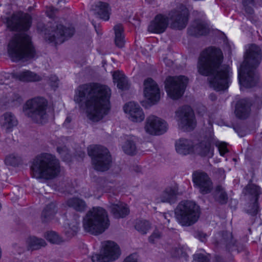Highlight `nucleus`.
<instances>
[{
	"instance_id": "34",
	"label": "nucleus",
	"mask_w": 262,
	"mask_h": 262,
	"mask_svg": "<svg viewBox=\"0 0 262 262\" xmlns=\"http://www.w3.org/2000/svg\"><path fill=\"white\" fill-rule=\"evenodd\" d=\"M57 212L56 206L55 203H51L47 205L41 214L43 222H47L52 219Z\"/></svg>"
},
{
	"instance_id": "22",
	"label": "nucleus",
	"mask_w": 262,
	"mask_h": 262,
	"mask_svg": "<svg viewBox=\"0 0 262 262\" xmlns=\"http://www.w3.org/2000/svg\"><path fill=\"white\" fill-rule=\"evenodd\" d=\"M168 25L167 17L163 14H159L150 23L148 27V31L151 33L160 34L166 30Z\"/></svg>"
},
{
	"instance_id": "26",
	"label": "nucleus",
	"mask_w": 262,
	"mask_h": 262,
	"mask_svg": "<svg viewBox=\"0 0 262 262\" xmlns=\"http://www.w3.org/2000/svg\"><path fill=\"white\" fill-rule=\"evenodd\" d=\"M178 195V187L176 184L167 187L160 195V199L162 202L173 203L177 200Z\"/></svg>"
},
{
	"instance_id": "30",
	"label": "nucleus",
	"mask_w": 262,
	"mask_h": 262,
	"mask_svg": "<svg viewBox=\"0 0 262 262\" xmlns=\"http://www.w3.org/2000/svg\"><path fill=\"white\" fill-rule=\"evenodd\" d=\"M212 196L214 200L221 204L227 203L228 201V195L224 188L219 185L216 186L212 192Z\"/></svg>"
},
{
	"instance_id": "58",
	"label": "nucleus",
	"mask_w": 262,
	"mask_h": 262,
	"mask_svg": "<svg viewBox=\"0 0 262 262\" xmlns=\"http://www.w3.org/2000/svg\"><path fill=\"white\" fill-rule=\"evenodd\" d=\"M146 2L149 4L151 3L154 0H145Z\"/></svg>"
},
{
	"instance_id": "55",
	"label": "nucleus",
	"mask_w": 262,
	"mask_h": 262,
	"mask_svg": "<svg viewBox=\"0 0 262 262\" xmlns=\"http://www.w3.org/2000/svg\"><path fill=\"white\" fill-rule=\"evenodd\" d=\"M209 98L212 101H214L216 99L215 95L213 94H210L209 96Z\"/></svg>"
},
{
	"instance_id": "39",
	"label": "nucleus",
	"mask_w": 262,
	"mask_h": 262,
	"mask_svg": "<svg viewBox=\"0 0 262 262\" xmlns=\"http://www.w3.org/2000/svg\"><path fill=\"white\" fill-rule=\"evenodd\" d=\"M122 148L124 152L127 155H133L137 152V147L133 140H127Z\"/></svg>"
},
{
	"instance_id": "15",
	"label": "nucleus",
	"mask_w": 262,
	"mask_h": 262,
	"mask_svg": "<svg viewBox=\"0 0 262 262\" xmlns=\"http://www.w3.org/2000/svg\"><path fill=\"white\" fill-rule=\"evenodd\" d=\"M176 115L179 118L180 127L184 130H191L195 125L194 115L189 106H184L176 112Z\"/></svg>"
},
{
	"instance_id": "59",
	"label": "nucleus",
	"mask_w": 262,
	"mask_h": 262,
	"mask_svg": "<svg viewBox=\"0 0 262 262\" xmlns=\"http://www.w3.org/2000/svg\"><path fill=\"white\" fill-rule=\"evenodd\" d=\"M63 184L65 185L64 182H60L59 183V185L60 186H62Z\"/></svg>"
},
{
	"instance_id": "21",
	"label": "nucleus",
	"mask_w": 262,
	"mask_h": 262,
	"mask_svg": "<svg viewBox=\"0 0 262 262\" xmlns=\"http://www.w3.org/2000/svg\"><path fill=\"white\" fill-rule=\"evenodd\" d=\"M109 203L111 213L114 217L123 218L129 214V210L127 205L117 199L109 198Z\"/></svg>"
},
{
	"instance_id": "33",
	"label": "nucleus",
	"mask_w": 262,
	"mask_h": 262,
	"mask_svg": "<svg viewBox=\"0 0 262 262\" xmlns=\"http://www.w3.org/2000/svg\"><path fill=\"white\" fill-rule=\"evenodd\" d=\"M113 77L114 81V82L117 83L118 89L122 90L128 89V80L122 72L120 71L115 72L114 73Z\"/></svg>"
},
{
	"instance_id": "4",
	"label": "nucleus",
	"mask_w": 262,
	"mask_h": 262,
	"mask_svg": "<svg viewBox=\"0 0 262 262\" xmlns=\"http://www.w3.org/2000/svg\"><path fill=\"white\" fill-rule=\"evenodd\" d=\"M31 169L33 177L45 180L56 178L61 171L58 159L54 155L49 153L37 155L32 161Z\"/></svg>"
},
{
	"instance_id": "19",
	"label": "nucleus",
	"mask_w": 262,
	"mask_h": 262,
	"mask_svg": "<svg viewBox=\"0 0 262 262\" xmlns=\"http://www.w3.org/2000/svg\"><path fill=\"white\" fill-rule=\"evenodd\" d=\"M144 85L145 97L153 103L159 101L160 92L157 83L151 78H148L144 81Z\"/></svg>"
},
{
	"instance_id": "40",
	"label": "nucleus",
	"mask_w": 262,
	"mask_h": 262,
	"mask_svg": "<svg viewBox=\"0 0 262 262\" xmlns=\"http://www.w3.org/2000/svg\"><path fill=\"white\" fill-rule=\"evenodd\" d=\"M47 239L51 243L58 244L62 240L61 238L54 231H49L46 234Z\"/></svg>"
},
{
	"instance_id": "52",
	"label": "nucleus",
	"mask_w": 262,
	"mask_h": 262,
	"mask_svg": "<svg viewBox=\"0 0 262 262\" xmlns=\"http://www.w3.org/2000/svg\"><path fill=\"white\" fill-rule=\"evenodd\" d=\"M15 99L13 100V101H16L17 103H20L22 101L21 98L18 95H15Z\"/></svg>"
},
{
	"instance_id": "45",
	"label": "nucleus",
	"mask_w": 262,
	"mask_h": 262,
	"mask_svg": "<svg viewBox=\"0 0 262 262\" xmlns=\"http://www.w3.org/2000/svg\"><path fill=\"white\" fill-rule=\"evenodd\" d=\"M18 160L19 157L17 156L11 154L6 157L5 162L8 165L15 166L18 163Z\"/></svg>"
},
{
	"instance_id": "36",
	"label": "nucleus",
	"mask_w": 262,
	"mask_h": 262,
	"mask_svg": "<svg viewBox=\"0 0 262 262\" xmlns=\"http://www.w3.org/2000/svg\"><path fill=\"white\" fill-rule=\"evenodd\" d=\"M114 29L115 34V44L117 47L122 48L124 43L123 26L121 24H119L114 26Z\"/></svg>"
},
{
	"instance_id": "14",
	"label": "nucleus",
	"mask_w": 262,
	"mask_h": 262,
	"mask_svg": "<svg viewBox=\"0 0 262 262\" xmlns=\"http://www.w3.org/2000/svg\"><path fill=\"white\" fill-rule=\"evenodd\" d=\"M194 187L201 194L205 195L212 192L213 182L208 174L201 170H196L192 175Z\"/></svg>"
},
{
	"instance_id": "11",
	"label": "nucleus",
	"mask_w": 262,
	"mask_h": 262,
	"mask_svg": "<svg viewBox=\"0 0 262 262\" xmlns=\"http://www.w3.org/2000/svg\"><path fill=\"white\" fill-rule=\"evenodd\" d=\"M2 18L7 27L13 31H27L32 24L31 16L22 12H17L10 17L4 16Z\"/></svg>"
},
{
	"instance_id": "10",
	"label": "nucleus",
	"mask_w": 262,
	"mask_h": 262,
	"mask_svg": "<svg viewBox=\"0 0 262 262\" xmlns=\"http://www.w3.org/2000/svg\"><path fill=\"white\" fill-rule=\"evenodd\" d=\"M188 79L184 76H169L165 81L167 95L173 99L181 97L185 91Z\"/></svg>"
},
{
	"instance_id": "18",
	"label": "nucleus",
	"mask_w": 262,
	"mask_h": 262,
	"mask_svg": "<svg viewBox=\"0 0 262 262\" xmlns=\"http://www.w3.org/2000/svg\"><path fill=\"white\" fill-rule=\"evenodd\" d=\"M214 144V135L212 132L210 131L208 135H206L203 140L194 146L193 150L201 156L212 157L214 148L212 146Z\"/></svg>"
},
{
	"instance_id": "5",
	"label": "nucleus",
	"mask_w": 262,
	"mask_h": 262,
	"mask_svg": "<svg viewBox=\"0 0 262 262\" xmlns=\"http://www.w3.org/2000/svg\"><path fill=\"white\" fill-rule=\"evenodd\" d=\"M8 54L13 61L33 58L36 54L31 37L21 33L13 37L8 45Z\"/></svg>"
},
{
	"instance_id": "42",
	"label": "nucleus",
	"mask_w": 262,
	"mask_h": 262,
	"mask_svg": "<svg viewBox=\"0 0 262 262\" xmlns=\"http://www.w3.org/2000/svg\"><path fill=\"white\" fill-rule=\"evenodd\" d=\"M258 210L257 198L254 199L253 202L249 204L248 208L246 209L247 212L255 215L257 214Z\"/></svg>"
},
{
	"instance_id": "24",
	"label": "nucleus",
	"mask_w": 262,
	"mask_h": 262,
	"mask_svg": "<svg viewBox=\"0 0 262 262\" xmlns=\"http://www.w3.org/2000/svg\"><path fill=\"white\" fill-rule=\"evenodd\" d=\"M217 237H221L216 243L217 245H225L229 251H234L237 250V245L235 240L233 238L231 232L223 231L217 234Z\"/></svg>"
},
{
	"instance_id": "38",
	"label": "nucleus",
	"mask_w": 262,
	"mask_h": 262,
	"mask_svg": "<svg viewBox=\"0 0 262 262\" xmlns=\"http://www.w3.org/2000/svg\"><path fill=\"white\" fill-rule=\"evenodd\" d=\"M79 221L75 219L74 222L68 224L65 227V234L68 237H72L76 235L79 229Z\"/></svg>"
},
{
	"instance_id": "35",
	"label": "nucleus",
	"mask_w": 262,
	"mask_h": 262,
	"mask_svg": "<svg viewBox=\"0 0 262 262\" xmlns=\"http://www.w3.org/2000/svg\"><path fill=\"white\" fill-rule=\"evenodd\" d=\"M134 227L136 230L142 234H146L151 228L150 223L145 220L138 219L135 221Z\"/></svg>"
},
{
	"instance_id": "48",
	"label": "nucleus",
	"mask_w": 262,
	"mask_h": 262,
	"mask_svg": "<svg viewBox=\"0 0 262 262\" xmlns=\"http://www.w3.org/2000/svg\"><path fill=\"white\" fill-rule=\"evenodd\" d=\"M57 10L53 7H49L47 9L46 13L47 16L50 18H53L56 14Z\"/></svg>"
},
{
	"instance_id": "7",
	"label": "nucleus",
	"mask_w": 262,
	"mask_h": 262,
	"mask_svg": "<svg viewBox=\"0 0 262 262\" xmlns=\"http://www.w3.org/2000/svg\"><path fill=\"white\" fill-rule=\"evenodd\" d=\"M176 219L182 226L188 227L194 224L200 216L199 206L194 202H181L175 209Z\"/></svg>"
},
{
	"instance_id": "1",
	"label": "nucleus",
	"mask_w": 262,
	"mask_h": 262,
	"mask_svg": "<svg viewBox=\"0 0 262 262\" xmlns=\"http://www.w3.org/2000/svg\"><path fill=\"white\" fill-rule=\"evenodd\" d=\"M223 54L221 49L210 47L200 54L198 62L199 73L209 76L211 87L216 91L228 89L230 82V68L222 65Z\"/></svg>"
},
{
	"instance_id": "12",
	"label": "nucleus",
	"mask_w": 262,
	"mask_h": 262,
	"mask_svg": "<svg viewBox=\"0 0 262 262\" xmlns=\"http://www.w3.org/2000/svg\"><path fill=\"white\" fill-rule=\"evenodd\" d=\"M121 254L119 246L114 242L107 241L102 244V254H94L93 262H111L117 259Z\"/></svg>"
},
{
	"instance_id": "43",
	"label": "nucleus",
	"mask_w": 262,
	"mask_h": 262,
	"mask_svg": "<svg viewBox=\"0 0 262 262\" xmlns=\"http://www.w3.org/2000/svg\"><path fill=\"white\" fill-rule=\"evenodd\" d=\"M214 144L218 148L221 156H224L226 153L228 152L226 143L220 142L214 138Z\"/></svg>"
},
{
	"instance_id": "17",
	"label": "nucleus",
	"mask_w": 262,
	"mask_h": 262,
	"mask_svg": "<svg viewBox=\"0 0 262 262\" xmlns=\"http://www.w3.org/2000/svg\"><path fill=\"white\" fill-rule=\"evenodd\" d=\"M146 132L152 135H160L167 130L166 122L154 115L148 116L146 120L144 127Z\"/></svg>"
},
{
	"instance_id": "6",
	"label": "nucleus",
	"mask_w": 262,
	"mask_h": 262,
	"mask_svg": "<svg viewBox=\"0 0 262 262\" xmlns=\"http://www.w3.org/2000/svg\"><path fill=\"white\" fill-rule=\"evenodd\" d=\"M84 230L97 235L103 232L110 226L106 211L100 207H94L89 210L83 218Z\"/></svg>"
},
{
	"instance_id": "8",
	"label": "nucleus",
	"mask_w": 262,
	"mask_h": 262,
	"mask_svg": "<svg viewBox=\"0 0 262 262\" xmlns=\"http://www.w3.org/2000/svg\"><path fill=\"white\" fill-rule=\"evenodd\" d=\"M47 107L48 101L46 99L41 97H36L26 102L24 106V111L25 115L34 122L43 123L48 118Z\"/></svg>"
},
{
	"instance_id": "9",
	"label": "nucleus",
	"mask_w": 262,
	"mask_h": 262,
	"mask_svg": "<svg viewBox=\"0 0 262 262\" xmlns=\"http://www.w3.org/2000/svg\"><path fill=\"white\" fill-rule=\"evenodd\" d=\"M88 155L92 157V163L96 170H107L112 162L108 149L100 145H91L88 148Z\"/></svg>"
},
{
	"instance_id": "57",
	"label": "nucleus",
	"mask_w": 262,
	"mask_h": 262,
	"mask_svg": "<svg viewBox=\"0 0 262 262\" xmlns=\"http://www.w3.org/2000/svg\"><path fill=\"white\" fill-rule=\"evenodd\" d=\"M57 151L61 155V156H62V152L60 151V148H57Z\"/></svg>"
},
{
	"instance_id": "49",
	"label": "nucleus",
	"mask_w": 262,
	"mask_h": 262,
	"mask_svg": "<svg viewBox=\"0 0 262 262\" xmlns=\"http://www.w3.org/2000/svg\"><path fill=\"white\" fill-rule=\"evenodd\" d=\"M124 262H138V255L136 253L132 254L124 259Z\"/></svg>"
},
{
	"instance_id": "2",
	"label": "nucleus",
	"mask_w": 262,
	"mask_h": 262,
	"mask_svg": "<svg viewBox=\"0 0 262 262\" xmlns=\"http://www.w3.org/2000/svg\"><path fill=\"white\" fill-rule=\"evenodd\" d=\"M111 89L98 83H90L80 85L75 97V101L84 103L90 119L97 121L108 113Z\"/></svg>"
},
{
	"instance_id": "27",
	"label": "nucleus",
	"mask_w": 262,
	"mask_h": 262,
	"mask_svg": "<svg viewBox=\"0 0 262 262\" xmlns=\"http://www.w3.org/2000/svg\"><path fill=\"white\" fill-rule=\"evenodd\" d=\"M176 149L178 153L186 155L193 151L194 145L192 142L188 139L181 138L176 142Z\"/></svg>"
},
{
	"instance_id": "47",
	"label": "nucleus",
	"mask_w": 262,
	"mask_h": 262,
	"mask_svg": "<svg viewBox=\"0 0 262 262\" xmlns=\"http://www.w3.org/2000/svg\"><path fill=\"white\" fill-rule=\"evenodd\" d=\"M254 0H243V3L245 7V9L246 12L250 14H252L253 13V9L248 6L249 5H252L253 3Z\"/></svg>"
},
{
	"instance_id": "3",
	"label": "nucleus",
	"mask_w": 262,
	"mask_h": 262,
	"mask_svg": "<svg viewBox=\"0 0 262 262\" xmlns=\"http://www.w3.org/2000/svg\"><path fill=\"white\" fill-rule=\"evenodd\" d=\"M262 59V52L258 46L251 45L247 50L245 60L238 69V80L240 84L246 88L255 85L258 76L255 70L259 65Z\"/></svg>"
},
{
	"instance_id": "61",
	"label": "nucleus",
	"mask_w": 262,
	"mask_h": 262,
	"mask_svg": "<svg viewBox=\"0 0 262 262\" xmlns=\"http://www.w3.org/2000/svg\"><path fill=\"white\" fill-rule=\"evenodd\" d=\"M218 262H220V261H218Z\"/></svg>"
},
{
	"instance_id": "51",
	"label": "nucleus",
	"mask_w": 262,
	"mask_h": 262,
	"mask_svg": "<svg viewBox=\"0 0 262 262\" xmlns=\"http://www.w3.org/2000/svg\"><path fill=\"white\" fill-rule=\"evenodd\" d=\"M61 191L67 192L68 193H72L73 192L72 188L70 187V186H66L64 188H62Z\"/></svg>"
},
{
	"instance_id": "20",
	"label": "nucleus",
	"mask_w": 262,
	"mask_h": 262,
	"mask_svg": "<svg viewBox=\"0 0 262 262\" xmlns=\"http://www.w3.org/2000/svg\"><path fill=\"white\" fill-rule=\"evenodd\" d=\"M124 112L128 114L130 120L134 122H141L145 118V115L140 105L134 102H129L123 107Z\"/></svg>"
},
{
	"instance_id": "44",
	"label": "nucleus",
	"mask_w": 262,
	"mask_h": 262,
	"mask_svg": "<svg viewBox=\"0 0 262 262\" xmlns=\"http://www.w3.org/2000/svg\"><path fill=\"white\" fill-rule=\"evenodd\" d=\"M248 192L253 195L254 199H258V195L260 193V187L254 184L249 185L247 187Z\"/></svg>"
},
{
	"instance_id": "28",
	"label": "nucleus",
	"mask_w": 262,
	"mask_h": 262,
	"mask_svg": "<svg viewBox=\"0 0 262 262\" xmlns=\"http://www.w3.org/2000/svg\"><path fill=\"white\" fill-rule=\"evenodd\" d=\"M17 124V120L11 113H6L0 117V125L7 131H9Z\"/></svg>"
},
{
	"instance_id": "54",
	"label": "nucleus",
	"mask_w": 262,
	"mask_h": 262,
	"mask_svg": "<svg viewBox=\"0 0 262 262\" xmlns=\"http://www.w3.org/2000/svg\"><path fill=\"white\" fill-rule=\"evenodd\" d=\"M109 187L111 188L113 193H115V191H116L118 189V187H116V186H109Z\"/></svg>"
},
{
	"instance_id": "37",
	"label": "nucleus",
	"mask_w": 262,
	"mask_h": 262,
	"mask_svg": "<svg viewBox=\"0 0 262 262\" xmlns=\"http://www.w3.org/2000/svg\"><path fill=\"white\" fill-rule=\"evenodd\" d=\"M27 242L28 249L31 250H37L42 247H45L46 245L45 240L34 236L28 238Z\"/></svg>"
},
{
	"instance_id": "41",
	"label": "nucleus",
	"mask_w": 262,
	"mask_h": 262,
	"mask_svg": "<svg viewBox=\"0 0 262 262\" xmlns=\"http://www.w3.org/2000/svg\"><path fill=\"white\" fill-rule=\"evenodd\" d=\"M163 234L162 232L158 229H155L148 237V241L150 243L155 244L159 242Z\"/></svg>"
},
{
	"instance_id": "50",
	"label": "nucleus",
	"mask_w": 262,
	"mask_h": 262,
	"mask_svg": "<svg viewBox=\"0 0 262 262\" xmlns=\"http://www.w3.org/2000/svg\"><path fill=\"white\" fill-rule=\"evenodd\" d=\"M197 235L200 241L202 242H204L207 236V235L205 233L201 232H199Z\"/></svg>"
},
{
	"instance_id": "29",
	"label": "nucleus",
	"mask_w": 262,
	"mask_h": 262,
	"mask_svg": "<svg viewBox=\"0 0 262 262\" xmlns=\"http://www.w3.org/2000/svg\"><path fill=\"white\" fill-rule=\"evenodd\" d=\"M12 77L22 81L32 82L41 80V77L36 74L30 71L12 73Z\"/></svg>"
},
{
	"instance_id": "31",
	"label": "nucleus",
	"mask_w": 262,
	"mask_h": 262,
	"mask_svg": "<svg viewBox=\"0 0 262 262\" xmlns=\"http://www.w3.org/2000/svg\"><path fill=\"white\" fill-rule=\"evenodd\" d=\"M96 7L98 16L104 20H108L111 14V9L108 4L99 2L96 5Z\"/></svg>"
},
{
	"instance_id": "60",
	"label": "nucleus",
	"mask_w": 262,
	"mask_h": 262,
	"mask_svg": "<svg viewBox=\"0 0 262 262\" xmlns=\"http://www.w3.org/2000/svg\"><path fill=\"white\" fill-rule=\"evenodd\" d=\"M164 217H165V219H166V215H164Z\"/></svg>"
},
{
	"instance_id": "23",
	"label": "nucleus",
	"mask_w": 262,
	"mask_h": 262,
	"mask_svg": "<svg viewBox=\"0 0 262 262\" xmlns=\"http://www.w3.org/2000/svg\"><path fill=\"white\" fill-rule=\"evenodd\" d=\"M208 24L204 20H196L188 29V33L190 35L199 36L206 35L210 32Z\"/></svg>"
},
{
	"instance_id": "56",
	"label": "nucleus",
	"mask_w": 262,
	"mask_h": 262,
	"mask_svg": "<svg viewBox=\"0 0 262 262\" xmlns=\"http://www.w3.org/2000/svg\"><path fill=\"white\" fill-rule=\"evenodd\" d=\"M51 79L55 83L58 80L57 77L55 76L52 77Z\"/></svg>"
},
{
	"instance_id": "13",
	"label": "nucleus",
	"mask_w": 262,
	"mask_h": 262,
	"mask_svg": "<svg viewBox=\"0 0 262 262\" xmlns=\"http://www.w3.org/2000/svg\"><path fill=\"white\" fill-rule=\"evenodd\" d=\"M188 16L187 8L184 5L179 4L169 12L167 18L171 21V28L182 30L188 23Z\"/></svg>"
},
{
	"instance_id": "16",
	"label": "nucleus",
	"mask_w": 262,
	"mask_h": 262,
	"mask_svg": "<svg viewBox=\"0 0 262 262\" xmlns=\"http://www.w3.org/2000/svg\"><path fill=\"white\" fill-rule=\"evenodd\" d=\"M52 32L48 40L58 45L62 43L67 37H71L74 34V29L72 27L65 28L61 24H56L53 25Z\"/></svg>"
},
{
	"instance_id": "46",
	"label": "nucleus",
	"mask_w": 262,
	"mask_h": 262,
	"mask_svg": "<svg viewBox=\"0 0 262 262\" xmlns=\"http://www.w3.org/2000/svg\"><path fill=\"white\" fill-rule=\"evenodd\" d=\"M193 262H209L208 257L202 253H196L193 255Z\"/></svg>"
},
{
	"instance_id": "32",
	"label": "nucleus",
	"mask_w": 262,
	"mask_h": 262,
	"mask_svg": "<svg viewBox=\"0 0 262 262\" xmlns=\"http://www.w3.org/2000/svg\"><path fill=\"white\" fill-rule=\"evenodd\" d=\"M66 204L69 207L79 212L84 211L86 208L85 202L78 198H72L68 199L66 202Z\"/></svg>"
},
{
	"instance_id": "53",
	"label": "nucleus",
	"mask_w": 262,
	"mask_h": 262,
	"mask_svg": "<svg viewBox=\"0 0 262 262\" xmlns=\"http://www.w3.org/2000/svg\"><path fill=\"white\" fill-rule=\"evenodd\" d=\"M71 121V118L70 117H67V118L65 120V121L63 123V125L66 126H67V125L70 123Z\"/></svg>"
},
{
	"instance_id": "25",
	"label": "nucleus",
	"mask_w": 262,
	"mask_h": 262,
	"mask_svg": "<svg viewBox=\"0 0 262 262\" xmlns=\"http://www.w3.org/2000/svg\"><path fill=\"white\" fill-rule=\"evenodd\" d=\"M251 104V101L248 99L238 101L235 111L236 117L243 119L247 118L250 114Z\"/></svg>"
}]
</instances>
